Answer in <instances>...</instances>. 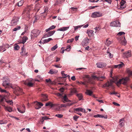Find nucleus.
<instances>
[{"label": "nucleus", "instance_id": "32", "mask_svg": "<svg viewBox=\"0 0 132 132\" xmlns=\"http://www.w3.org/2000/svg\"><path fill=\"white\" fill-rule=\"evenodd\" d=\"M45 105L46 106H50L51 107H52L54 106V105L52 104L51 102H49L46 103Z\"/></svg>", "mask_w": 132, "mask_h": 132}, {"label": "nucleus", "instance_id": "33", "mask_svg": "<svg viewBox=\"0 0 132 132\" xmlns=\"http://www.w3.org/2000/svg\"><path fill=\"white\" fill-rule=\"evenodd\" d=\"M23 3V1L21 0L18 2V5L19 6H22Z\"/></svg>", "mask_w": 132, "mask_h": 132}, {"label": "nucleus", "instance_id": "62", "mask_svg": "<svg viewBox=\"0 0 132 132\" xmlns=\"http://www.w3.org/2000/svg\"><path fill=\"white\" fill-rule=\"evenodd\" d=\"M71 79L73 81H75L76 80V78L75 76H73L71 77Z\"/></svg>", "mask_w": 132, "mask_h": 132}, {"label": "nucleus", "instance_id": "45", "mask_svg": "<svg viewBox=\"0 0 132 132\" xmlns=\"http://www.w3.org/2000/svg\"><path fill=\"white\" fill-rule=\"evenodd\" d=\"M28 39L27 37L26 36H24L22 38V41H26Z\"/></svg>", "mask_w": 132, "mask_h": 132}, {"label": "nucleus", "instance_id": "13", "mask_svg": "<svg viewBox=\"0 0 132 132\" xmlns=\"http://www.w3.org/2000/svg\"><path fill=\"white\" fill-rule=\"evenodd\" d=\"M41 97H42L41 100L43 102L46 101L48 100L47 96L46 95L42 94L41 95Z\"/></svg>", "mask_w": 132, "mask_h": 132}, {"label": "nucleus", "instance_id": "8", "mask_svg": "<svg viewBox=\"0 0 132 132\" xmlns=\"http://www.w3.org/2000/svg\"><path fill=\"white\" fill-rule=\"evenodd\" d=\"M19 20L18 18L17 17L13 18L11 22V26H14L17 24Z\"/></svg>", "mask_w": 132, "mask_h": 132}, {"label": "nucleus", "instance_id": "4", "mask_svg": "<svg viewBox=\"0 0 132 132\" xmlns=\"http://www.w3.org/2000/svg\"><path fill=\"white\" fill-rule=\"evenodd\" d=\"M34 80L31 79H29L26 80L24 82V84L29 87H32L33 85Z\"/></svg>", "mask_w": 132, "mask_h": 132}, {"label": "nucleus", "instance_id": "25", "mask_svg": "<svg viewBox=\"0 0 132 132\" xmlns=\"http://www.w3.org/2000/svg\"><path fill=\"white\" fill-rule=\"evenodd\" d=\"M124 121V118H122L119 121V122H121L119 124L120 126L121 127L123 126L124 124V123L123 122H121L122 121Z\"/></svg>", "mask_w": 132, "mask_h": 132}, {"label": "nucleus", "instance_id": "7", "mask_svg": "<svg viewBox=\"0 0 132 132\" xmlns=\"http://www.w3.org/2000/svg\"><path fill=\"white\" fill-rule=\"evenodd\" d=\"M110 26H111L120 27V23L118 21H116L111 22Z\"/></svg>", "mask_w": 132, "mask_h": 132}, {"label": "nucleus", "instance_id": "28", "mask_svg": "<svg viewBox=\"0 0 132 132\" xmlns=\"http://www.w3.org/2000/svg\"><path fill=\"white\" fill-rule=\"evenodd\" d=\"M77 96L78 97L79 100H80L83 99V96L81 94H77Z\"/></svg>", "mask_w": 132, "mask_h": 132}, {"label": "nucleus", "instance_id": "15", "mask_svg": "<svg viewBox=\"0 0 132 132\" xmlns=\"http://www.w3.org/2000/svg\"><path fill=\"white\" fill-rule=\"evenodd\" d=\"M123 55L125 57L127 58L129 57L131 55V51H129L127 52H125L124 53Z\"/></svg>", "mask_w": 132, "mask_h": 132}, {"label": "nucleus", "instance_id": "29", "mask_svg": "<svg viewBox=\"0 0 132 132\" xmlns=\"http://www.w3.org/2000/svg\"><path fill=\"white\" fill-rule=\"evenodd\" d=\"M86 93L87 95L91 96L92 95L93 93V92L90 90H86Z\"/></svg>", "mask_w": 132, "mask_h": 132}, {"label": "nucleus", "instance_id": "43", "mask_svg": "<svg viewBox=\"0 0 132 132\" xmlns=\"http://www.w3.org/2000/svg\"><path fill=\"white\" fill-rule=\"evenodd\" d=\"M107 53L108 54H109V56L110 58H111L112 57L113 55L110 53L108 50L107 51Z\"/></svg>", "mask_w": 132, "mask_h": 132}, {"label": "nucleus", "instance_id": "60", "mask_svg": "<svg viewBox=\"0 0 132 132\" xmlns=\"http://www.w3.org/2000/svg\"><path fill=\"white\" fill-rule=\"evenodd\" d=\"M64 89L63 88H61L60 89V91L61 92V93L62 94H63V92L64 91Z\"/></svg>", "mask_w": 132, "mask_h": 132}, {"label": "nucleus", "instance_id": "52", "mask_svg": "<svg viewBox=\"0 0 132 132\" xmlns=\"http://www.w3.org/2000/svg\"><path fill=\"white\" fill-rule=\"evenodd\" d=\"M73 104V103H68L66 104V106H70Z\"/></svg>", "mask_w": 132, "mask_h": 132}, {"label": "nucleus", "instance_id": "54", "mask_svg": "<svg viewBox=\"0 0 132 132\" xmlns=\"http://www.w3.org/2000/svg\"><path fill=\"white\" fill-rule=\"evenodd\" d=\"M99 0H89V1L91 2H98Z\"/></svg>", "mask_w": 132, "mask_h": 132}, {"label": "nucleus", "instance_id": "14", "mask_svg": "<svg viewBox=\"0 0 132 132\" xmlns=\"http://www.w3.org/2000/svg\"><path fill=\"white\" fill-rule=\"evenodd\" d=\"M62 97V98H61L62 99L63 102L64 103L70 101V100L68 99L66 94H65L64 96H63Z\"/></svg>", "mask_w": 132, "mask_h": 132}, {"label": "nucleus", "instance_id": "42", "mask_svg": "<svg viewBox=\"0 0 132 132\" xmlns=\"http://www.w3.org/2000/svg\"><path fill=\"white\" fill-rule=\"evenodd\" d=\"M55 116L57 117L58 118H61L63 117V115L61 114H58L55 115Z\"/></svg>", "mask_w": 132, "mask_h": 132}, {"label": "nucleus", "instance_id": "34", "mask_svg": "<svg viewBox=\"0 0 132 132\" xmlns=\"http://www.w3.org/2000/svg\"><path fill=\"white\" fill-rule=\"evenodd\" d=\"M6 102L10 105H12L13 104V103L12 100H6Z\"/></svg>", "mask_w": 132, "mask_h": 132}, {"label": "nucleus", "instance_id": "53", "mask_svg": "<svg viewBox=\"0 0 132 132\" xmlns=\"http://www.w3.org/2000/svg\"><path fill=\"white\" fill-rule=\"evenodd\" d=\"M54 66L56 67L57 68H60L62 67V66H60V64H57V65H54Z\"/></svg>", "mask_w": 132, "mask_h": 132}, {"label": "nucleus", "instance_id": "41", "mask_svg": "<svg viewBox=\"0 0 132 132\" xmlns=\"http://www.w3.org/2000/svg\"><path fill=\"white\" fill-rule=\"evenodd\" d=\"M88 44V42H82V46H86Z\"/></svg>", "mask_w": 132, "mask_h": 132}, {"label": "nucleus", "instance_id": "19", "mask_svg": "<svg viewBox=\"0 0 132 132\" xmlns=\"http://www.w3.org/2000/svg\"><path fill=\"white\" fill-rule=\"evenodd\" d=\"M41 7V5H40L39 3H37L35 7V10H37V11L38 12L39 10V9Z\"/></svg>", "mask_w": 132, "mask_h": 132}, {"label": "nucleus", "instance_id": "24", "mask_svg": "<svg viewBox=\"0 0 132 132\" xmlns=\"http://www.w3.org/2000/svg\"><path fill=\"white\" fill-rule=\"evenodd\" d=\"M123 65V63L121 62V63L120 64H119L117 65H115L114 66V68H120L122 67Z\"/></svg>", "mask_w": 132, "mask_h": 132}, {"label": "nucleus", "instance_id": "40", "mask_svg": "<svg viewBox=\"0 0 132 132\" xmlns=\"http://www.w3.org/2000/svg\"><path fill=\"white\" fill-rule=\"evenodd\" d=\"M49 37L48 36V35L47 33H45L44 34V35L43 36V37L42 38L41 40L40 41H41L42 40V39L43 38H46L47 37Z\"/></svg>", "mask_w": 132, "mask_h": 132}, {"label": "nucleus", "instance_id": "46", "mask_svg": "<svg viewBox=\"0 0 132 132\" xmlns=\"http://www.w3.org/2000/svg\"><path fill=\"white\" fill-rule=\"evenodd\" d=\"M62 94H62L61 93H58L56 94V95L57 96H59L61 98H62V97L63 96L62 95Z\"/></svg>", "mask_w": 132, "mask_h": 132}, {"label": "nucleus", "instance_id": "58", "mask_svg": "<svg viewBox=\"0 0 132 132\" xmlns=\"http://www.w3.org/2000/svg\"><path fill=\"white\" fill-rule=\"evenodd\" d=\"M127 42H121V44L125 46L126 45Z\"/></svg>", "mask_w": 132, "mask_h": 132}, {"label": "nucleus", "instance_id": "39", "mask_svg": "<svg viewBox=\"0 0 132 132\" xmlns=\"http://www.w3.org/2000/svg\"><path fill=\"white\" fill-rule=\"evenodd\" d=\"M57 45L56 44L51 48V50L52 51H54L55 50L56 48H57Z\"/></svg>", "mask_w": 132, "mask_h": 132}, {"label": "nucleus", "instance_id": "49", "mask_svg": "<svg viewBox=\"0 0 132 132\" xmlns=\"http://www.w3.org/2000/svg\"><path fill=\"white\" fill-rule=\"evenodd\" d=\"M46 81L47 82H49L50 83H51L52 81H51V80L50 79H46Z\"/></svg>", "mask_w": 132, "mask_h": 132}, {"label": "nucleus", "instance_id": "38", "mask_svg": "<svg viewBox=\"0 0 132 132\" xmlns=\"http://www.w3.org/2000/svg\"><path fill=\"white\" fill-rule=\"evenodd\" d=\"M85 78L88 79V81L87 82V83L90 82L91 80V78L88 75H86L85 76Z\"/></svg>", "mask_w": 132, "mask_h": 132}, {"label": "nucleus", "instance_id": "61", "mask_svg": "<svg viewBox=\"0 0 132 132\" xmlns=\"http://www.w3.org/2000/svg\"><path fill=\"white\" fill-rule=\"evenodd\" d=\"M78 117H79L77 116H75L73 117V119L75 121L77 120Z\"/></svg>", "mask_w": 132, "mask_h": 132}, {"label": "nucleus", "instance_id": "50", "mask_svg": "<svg viewBox=\"0 0 132 132\" xmlns=\"http://www.w3.org/2000/svg\"><path fill=\"white\" fill-rule=\"evenodd\" d=\"M70 9H71L73 11H77V8H74L73 7H72Z\"/></svg>", "mask_w": 132, "mask_h": 132}, {"label": "nucleus", "instance_id": "10", "mask_svg": "<svg viewBox=\"0 0 132 132\" xmlns=\"http://www.w3.org/2000/svg\"><path fill=\"white\" fill-rule=\"evenodd\" d=\"M93 78L94 79H96L97 80H100V81H103V79H105L104 77H97L96 76H92Z\"/></svg>", "mask_w": 132, "mask_h": 132}, {"label": "nucleus", "instance_id": "18", "mask_svg": "<svg viewBox=\"0 0 132 132\" xmlns=\"http://www.w3.org/2000/svg\"><path fill=\"white\" fill-rule=\"evenodd\" d=\"M112 85V83L111 82H109V81H108L107 82L104 84L103 86L102 87L104 88L105 87H109V86H111Z\"/></svg>", "mask_w": 132, "mask_h": 132}, {"label": "nucleus", "instance_id": "16", "mask_svg": "<svg viewBox=\"0 0 132 132\" xmlns=\"http://www.w3.org/2000/svg\"><path fill=\"white\" fill-rule=\"evenodd\" d=\"M75 112L76 113V112H85V109H84L81 108H78L75 109L74 110Z\"/></svg>", "mask_w": 132, "mask_h": 132}, {"label": "nucleus", "instance_id": "35", "mask_svg": "<svg viewBox=\"0 0 132 132\" xmlns=\"http://www.w3.org/2000/svg\"><path fill=\"white\" fill-rule=\"evenodd\" d=\"M55 32V31H51L47 33L48 36H50L52 35Z\"/></svg>", "mask_w": 132, "mask_h": 132}, {"label": "nucleus", "instance_id": "59", "mask_svg": "<svg viewBox=\"0 0 132 132\" xmlns=\"http://www.w3.org/2000/svg\"><path fill=\"white\" fill-rule=\"evenodd\" d=\"M112 0H105V1L108 2L110 4H111V3Z\"/></svg>", "mask_w": 132, "mask_h": 132}, {"label": "nucleus", "instance_id": "37", "mask_svg": "<svg viewBox=\"0 0 132 132\" xmlns=\"http://www.w3.org/2000/svg\"><path fill=\"white\" fill-rule=\"evenodd\" d=\"M20 28L21 27L20 26H17L13 29V31H16L20 29Z\"/></svg>", "mask_w": 132, "mask_h": 132}, {"label": "nucleus", "instance_id": "30", "mask_svg": "<svg viewBox=\"0 0 132 132\" xmlns=\"http://www.w3.org/2000/svg\"><path fill=\"white\" fill-rule=\"evenodd\" d=\"M64 71H63L61 72V74H62L63 78H65L67 77H70L69 75H67V74H65L64 73Z\"/></svg>", "mask_w": 132, "mask_h": 132}, {"label": "nucleus", "instance_id": "26", "mask_svg": "<svg viewBox=\"0 0 132 132\" xmlns=\"http://www.w3.org/2000/svg\"><path fill=\"white\" fill-rule=\"evenodd\" d=\"M57 71L54 70H51L48 72V73L51 74H53L57 73Z\"/></svg>", "mask_w": 132, "mask_h": 132}, {"label": "nucleus", "instance_id": "21", "mask_svg": "<svg viewBox=\"0 0 132 132\" xmlns=\"http://www.w3.org/2000/svg\"><path fill=\"white\" fill-rule=\"evenodd\" d=\"M21 52H20L21 54L23 56H25V49L22 47L21 48Z\"/></svg>", "mask_w": 132, "mask_h": 132}, {"label": "nucleus", "instance_id": "64", "mask_svg": "<svg viewBox=\"0 0 132 132\" xmlns=\"http://www.w3.org/2000/svg\"><path fill=\"white\" fill-rule=\"evenodd\" d=\"M48 8L47 7H46L45 8L44 12L45 13H47L48 11Z\"/></svg>", "mask_w": 132, "mask_h": 132}, {"label": "nucleus", "instance_id": "1", "mask_svg": "<svg viewBox=\"0 0 132 132\" xmlns=\"http://www.w3.org/2000/svg\"><path fill=\"white\" fill-rule=\"evenodd\" d=\"M3 85L5 88L10 86L13 89V93L17 96L23 93L22 89L16 85H13L10 83H8L9 79L7 77H4L3 79Z\"/></svg>", "mask_w": 132, "mask_h": 132}, {"label": "nucleus", "instance_id": "5", "mask_svg": "<svg viewBox=\"0 0 132 132\" xmlns=\"http://www.w3.org/2000/svg\"><path fill=\"white\" fill-rule=\"evenodd\" d=\"M125 33L123 32H120L118 33L117 34V36H119V38L120 39L119 40H120V41H125L126 39L125 38L124 36H122L123 35L125 34Z\"/></svg>", "mask_w": 132, "mask_h": 132}, {"label": "nucleus", "instance_id": "55", "mask_svg": "<svg viewBox=\"0 0 132 132\" xmlns=\"http://www.w3.org/2000/svg\"><path fill=\"white\" fill-rule=\"evenodd\" d=\"M42 118L43 119H44V120H47V119H50V118L46 117V116H45V117H42Z\"/></svg>", "mask_w": 132, "mask_h": 132}, {"label": "nucleus", "instance_id": "57", "mask_svg": "<svg viewBox=\"0 0 132 132\" xmlns=\"http://www.w3.org/2000/svg\"><path fill=\"white\" fill-rule=\"evenodd\" d=\"M18 110L19 111V112L22 113H23L25 112L24 110L21 111V110L19 109L18 108Z\"/></svg>", "mask_w": 132, "mask_h": 132}, {"label": "nucleus", "instance_id": "36", "mask_svg": "<svg viewBox=\"0 0 132 132\" xmlns=\"http://www.w3.org/2000/svg\"><path fill=\"white\" fill-rule=\"evenodd\" d=\"M20 48V47L18 45H16L14 46V48L15 50H18Z\"/></svg>", "mask_w": 132, "mask_h": 132}, {"label": "nucleus", "instance_id": "12", "mask_svg": "<svg viewBox=\"0 0 132 132\" xmlns=\"http://www.w3.org/2000/svg\"><path fill=\"white\" fill-rule=\"evenodd\" d=\"M94 31L93 30H87V33L89 37L93 36L94 34L93 33Z\"/></svg>", "mask_w": 132, "mask_h": 132}, {"label": "nucleus", "instance_id": "63", "mask_svg": "<svg viewBox=\"0 0 132 132\" xmlns=\"http://www.w3.org/2000/svg\"><path fill=\"white\" fill-rule=\"evenodd\" d=\"M79 37V36H76L75 37V39L76 41H77L78 40Z\"/></svg>", "mask_w": 132, "mask_h": 132}, {"label": "nucleus", "instance_id": "27", "mask_svg": "<svg viewBox=\"0 0 132 132\" xmlns=\"http://www.w3.org/2000/svg\"><path fill=\"white\" fill-rule=\"evenodd\" d=\"M33 9L32 5H31L28 6L27 8L26 11L28 12H30V11L32 10Z\"/></svg>", "mask_w": 132, "mask_h": 132}, {"label": "nucleus", "instance_id": "3", "mask_svg": "<svg viewBox=\"0 0 132 132\" xmlns=\"http://www.w3.org/2000/svg\"><path fill=\"white\" fill-rule=\"evenodd\" d=\"M41 31L37 29H34L32 30L31 33V39L37 37L40 34Z\"/></svg>", "mask_w": 132, "mask_h": 132}, {"label": "nucleus", "instance_id": "44", "mask_svg": "<svg viewBox=\"0 0 132 132\" xmlns=\"http://www.w3.org/2000/svg\"><path fill=\"white\" fill-rule=\"evenodd\" d=\"M4 98H2L0 100V104H2V105L3 104H4Z\"/></svg>", "mask_w": 132, "mask_h": 132}, {"label": "nucleus", "instance_id": "51", "mask_svg": "<svg viewBox=\"0 0 132 132\" xmlns=\"http://www.w3.org/2000/svg\"><path fill=\"white\" fill-rule=\"evenodd\" d=\"M107 116L106 115H105V116H102L101 115H100V118H104V119H106L107 118Z\"/></svg>", "mask_w": 132, "mask_h": 132}, {"label": "nucleus", "instance_id": "9", "mask_svg": "<svg viewBox=\"0 0 132 132\" xmlns=\"http://www.w3.org/2000/svg\"><path fill=\"white\" fill-rule=\"evenodd\" d=\"M35 103L36 105L35 108L37 109H39L41 108L42 106L43 105V104L40 102H36Z\"/></svg>", "mask_w": 132, "mask_h": 132}, {"label": "nucleus", "instance_id": "31", "mask_svg": "<svg viewBox=\"0 0 132 132\" xmlns=\"http://www.w3.org/2000/svg\"><path fill=\"white\" fill-rule=\"evenodd\" d=\"M101 28L100 27V26H97L94 28V29H95L96 30V31L95 32L96 33L97 32L100 30Z\"/></svg>", "mask_w": 132, "mask_h": 132}, {"label": "nucleus", "instance_id": "56", "mask_svg": "<svg viewBox=\"0 0 132 132\" xmlns=\"http://www.w3.org/2000/svg\"><path fill=\"white\" fill-rule=\"evenodd\" d=\"M0 91L1 92H5V93H7V92L6 90L3 89L1 88L0 90Z\"/></svg>", "mask_w": 132, "mask_h": 132}, {"label": "nucleus", "instance_id": "2", "mask_svg": "<svg viewBox=\"0 0 132 132\" xmlns=\"http://www.w3.org/2000/svg\"><path fill=\"white\" fill-rule=\"evenodd\" d=\"M129 79V78L128 77H126L125 78H122L118 80H117L115 81V82L116 84L118 86H119L120 84H122L124 85H126L127 84V81Z\"/></svg>", "mask_w": 132, "mask_h": 132}, {"label": "nucleus", "instance_id": "11", "mask_svg": "<svg viewBox=\"0 0 132 132\" xmlns=\"http://www.w3.org/2000/svg\"><path fill=\"white\" fill-rule=\"evenodd\" d=\"M97 67L98 68H103L105 67L106 64L105 63L102 62H99L96 64Z\"/></svg>", "mask_w": 132, "mask_h": 132}, {"label": "nucleus", "instance_id": "23", "mask_svg": "<svg viewBox=\"0 0 132 132\" xmlns=\"http://www.w3.org/2000/svg\"><path fill=\"white\" fill-rule=\"evenodd\" d=\"M5 109L7 111L10 112L12 111V109L10 107L5 106Z\"/></svg>", "mask_w": 132, "mask_h": 132}, {"label": "nucleus", "instance_id": "6", "mask_svg": "<svg viewBox=\"0 0 132 132\" xmlns=\"http://www.w3.org/2000/svg\"><path fill=\"white\" fill-rule=\"evenodd\" d=\"M102 14L100 12H96L92 13L91 17L93 18H96L102 16Z\"/></svg>", "mask_w": 132, "mask_h": 132}, {"label": "nucleus", "instance_id": "20", "mask_svg": "<svg viewBox=\"0 0 132 132\" xmlns=\"http://www.w3.org/2000/svg\"><path fill=\"white\" fill-rule=\"evenodd\" d=\"M69 28V27H63L62 28H60L58 30L60 31H64L68 30Z\"/></svg>", "mask_w": 132, "mask_h": 132}, {"label": "nucleus", "instance_id": "48", "mask_svg": "<svg viewBox=\"0 0 132 132\" xmlns=\"http://www.w3.org/2000/svg\"><path fill=\"white\" fill-rule=\"evenodd\" d=\"M53 39L51 38H49L48 39H44V41H50L51 40H52Z\"/></svg>", "mask_w": 132, "mask_h": 132}, {"label": "nucleus", "instance_id": "17", "mask_svg": "<svg viewBox=\"0 0 132 132\" xmlns=\"http://www.w3.org/2000/svg\"><path fill=\"white\" fill-rule=\"evenodd\" d=\"M126 2L125 1H122L120 2V8L121 9H123L126 7V5L125 4Z\"/></svg>", "mask_w": 132, "mask_h": 132}, {"label": "nucleus", "instance_id": "22", "mask_svg": "<svg viewBox=\"0 0 132 132\" xmlns=\"http://www.w3.org/2000/svg\"><path fill=\"white\" fill-rule=\"evenodd\" d=\"M71 48V46H68L67 48L65 50H63L61 52L62 53H63L64 51H70V49Z\"/></svg>", "mask_w": 132, "mask_h": 132}, {"label": "nucleus", "instance_id": "47", "mask_svg": "<svg viewBox=\"0 0 132 132\" xmlns=\"http://www.w3.org/2000/svg\"><path fill=\"white\" fill-rule=\"evenodd\" d=\"M71 92L72 93H76L77 92V91L75 88H73L71 89Z\"/></svg>", "mask_w": 132, "mask_h": 132}]
</instances>
